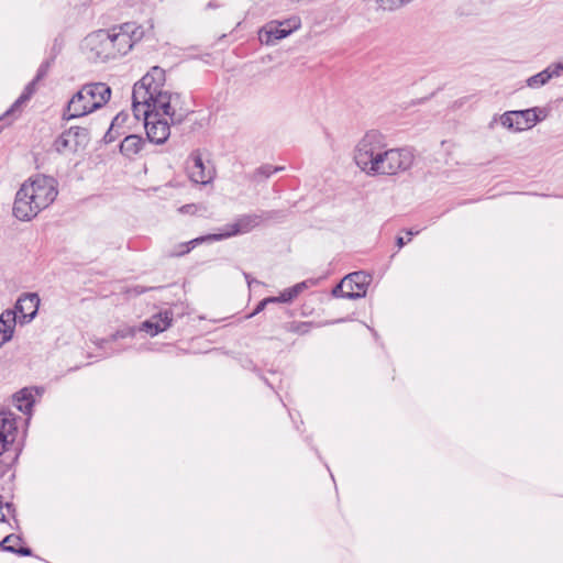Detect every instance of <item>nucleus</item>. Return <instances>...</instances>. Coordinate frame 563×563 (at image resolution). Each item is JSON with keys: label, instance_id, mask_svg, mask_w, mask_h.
<instances>
[{"label": "nucleus", "instance_id": "nucleus-1", "mask_svg": "<svg viewBox=\"0 0 563 563\" xmlns=\"http://www.w3.org/2000/svg\"><path fill=\"white\" fill-rule=\"evenodd\" d=\"M178 96L165 89V71L153 67L133 88V111L141 115L175 118Z\"/></svg>", "mask_w": 563, "mask_h": 563}, {"label": "nucleus", "instance_id": "nucleus-2", "mask_svg": "<svg viewBox=\"0 0 563 563\" xmlns=\"http://www.w3.org/2000/svg\"><path fill=\"white\" fill-rule=\"evenodd\" d=\"M354 159L368 175H395L411 166L413 155L404 148L385 150L379 136L373 133L358 143Z\"/></svg>", "mask_w": 563, "mask_h": 563}, {"label": "nucleus", "instance_id": "nucleus-3", "mask_svg": "<svg viewBox=\"0 0 563 563\" xmlns=\"http://www.w3.org/2000/svg\"><path fill=\"white\" fill-rule=\"evenodd\" d=\"M143 36L141 25L126 22L89 34L84 41V49L89 58L106 62L128 54Z\"/></svg>", "mask_w": 563, "mask_h": 563}, {"label": "nucleus", "instance_id": "nucleus-4", "mask_svg": "<svg viewBox=\"0 0 563 563\" xmlns=\"http://www.w3.org/2000/svg\"><path fill=\"white\" fill-rule=\"evenodd\" d=\"M54 178L35 175L26 179L16 191L13 214L21 221H30L49 207L57 197Z\"/></svg>", "mask_w": 563, "mask_h": 563}, {"label": "nucleus", "instance_id": "nucleus-5", "mask_svg": "<svg viewBox=\"0 0 563 563\" xmlns=\"http://www.w3.org/2000/svg\"><path fill=\"white\" fill-rule=\"evenodd\" d=\"M110 95V88L103 82L85 85L68 102V113L71 118L91 113L102 107Z\"/></svg>", "mask_w": 563, "mask_h": 563}, {"label": "nucleus", "instance_id": "nucleus-6", "mask_svg": "<svg viewBox=\"0 0 563 563\" xmlns=\"http://www.w3.org/2000/svg\"><path fill=\"white\" fill-rule=\"evenodd\" d=\"M258 224V219L256 217L245 216L238 219L234 223L227 227L223 232L219 234L208 235L203 238H197L186 243L178 244L172 252L173 256H181L190 252L192 247L197 244L207 241V240H221L225 238H230L236 234H243L251 231Z\"/></svg>", "mask_w": 563, "mask_h": 563}, {"label": "nucleus", "instance_id": "nucleus-7", "mask_svg": "<svg viewBox=\"0 0 563 563\" xmlns=\"http://www.w3.org/2000/svg\"><path fill=\"white\" fill-rule=\"evenodd\" d=\"M186 173L195 184L207 185L216 176V169L200 151H194L186 161Z\"/></svg>", "mask_w": 563, "mask_h": 563}, {"label": "nucleus", "instance_id": "nucleus-8", "mask_svg": "<svg viewBox=\"0 0 563 563\" xmlns=\"http://www.w3.org/2000/svg\"><path fill=\"white\" fill-rule=\"evenodd\" d=\"M300 19L292 16L285 21H272L265 24L258 32L261 43L269 45L278 40L288 36L291 32L300 27Z\"/></svg>", "mask_w": 563, "mask_h": 563}, {"label": "nucleus", "instance_id": "nucleus-9", "mask_svg": "<svg viewBox=\"0 0 563 563\" xmlns=\"http://www.w3.org/2000/svg\"><path fill=\"white\" fill-rule=\"evenodd\" d=\"M371 276L364 272H355L345 276L333 290L335 296L343 298H358L366 294Z\"/></svg>", "mask_w": 563, "mask_h": 563}, {"label": "nucleus", "instance_id": "nucleus-10", "mask_svg": "<svg viewBox=\"0 0 563 563\" xmlns=\"http://www.w3.org/2000/svg\"><path fill=\"white\" fill-rule=\"evenodd\" d=\"M88 142V133L81 128H70L55 141L54 148L60 154H73L82 150Z\"/></svg>", "mask_w": 563, "mask_h": 563}, {"label": "nucleus", "instance_id": "nucleus-11", "mask_svg": "<svg viewBox=\"0 0 563 563\" xmlns=\"http://www.w3.org/2000/svg\"><path fill=\"white\" fill-rule=\"evenodd\" d=\"M540 120L537 109L508 111L501 117V124L509 130L521 132L533 128Z\"/></svg>", "mask_w": 563, "mask_h": 563}, {"label": "nucleus", "instance_id": "nucleus-12", "mask_svg": "<svg viewBox=\"0 0 563 563\" xmlns=\"http://www.w3.org/2000/svg\"><path fill=\"white\" fill-rule=\"evenodd\" d=\"M144 117V124L147 139L156 144H163L170 134V124L175 122V118L169 117Z\"/></svg>", "mask_w": 563, "mask_h": 563}, {"label": "nucleus", "instance_id": "nucleus-13", "mask_svg": "<svg viewBox=\"0 0 563 563\" xmlns=\"http://www.w3.org/2000/svg\"><path fill=\"white\" fill-rule=\"evenodd\" d=\"M18 433L16 419L11 412H0V456L13 444Z\"/></svg>", "mask_w": 563, "mask_h": 563}, {"label": "nucleus", "instance_id": "nucleus-14", "mask_svg": "<svg viewBox=\"0 0 563 563\" xmlns=\"http://www.w3.org/2000/svg\"><path fill=\"white\" fill-rule=\"evenodd\" d=\"M40 298L36 294H26L19 298L15 305L16 321L21 323L31 321L38 309Z\"/></svg>", "mask_w": 563, "mask_h": 563}, {"label": "nucleus", "instance_id": "nucleus-15", "mask_svg": "<svg viewBox=\"0 0 563 563\" xmlns=\"http://www.w3.org/2000/svg\"><path fill=\"white\" fill-rule=\"evenodd\" d=\"M170 322L172 314L164 311L143 322L142 330L154 336L169 328Z\"/></svg>", "mask_w": 563, "mask_h": 563}, {"label": "nucleus", "instance_id": "nucleus-16", "mask_svg": "<svg viewBox=\"0 0 563 563\" xmlns=\"http://www.w3.org/2000/svg\"><path fill=\"white\" fill-rule=\"evenodd\" d=\"M16 324V313L14 310H4L0 314V347L12 339Z\"/></svg>", "mask_w": 563, "mask_h": 563}, {"label": "nucleus", "instance_id": "nucleus-17", "mask_svg": "<svg viewBox=\"0 0 563 563\" xmlns=\"http://www.w3.org/2000/svg\"><path fill=\"white\" fill-rule=\"evenodd\" d=\"M305 287H306L305 283H300V284L295 285L291 288L284 290L278 297H268V298L263 299L258 303L254 313L261 312L268 302H289V301H291L294 298H296L302 291V289Z\"/></svg>", "mask_w": 563, "mask_h": 563}, {"label": "nucleus", "instance_id": "nucleus-18", "mask_svg": "<svg viewBox=\"0 0 563 563\" xmlns=\"http://www.w3.org/2000/svg\"><path fill=\"white\" fill-rule=\"evenodd\" d=\"M143 144L144 142L141 136L135 134L126 135L121 142L120 151L124 156L132 158L141 152Z\"/></svg>", "mask_w": 563, "mask_h": 563}, {"label": "nucleus", "instance_id": "nucleus-19", "mask_svg": "<svg viewBox=\"0 0 563 563\" xmlns=\"http://www.w3.org/2000/svg\"><path fill=\"white\" fill-rule=\"evenodd\" d=\"M563 73V65L556 64L553 66L548 67L543 71L537 74L536 76H532L528 79V85L530 87H539L544 85L548 80H550L554 76H560Z\"/></svg>", "mask_w": 563, "mask_h": 563}, {"label": "nucleus", "instance_id": "nucleus-20", "mask_svg": "<svg viewBox=\"0 0 563 563\" xmlns=\"http://www.w3.org/2000/svg\"><path fill=\"white\" fill-rule=\"evenodd\" d=\"M13 400L15 407L20 411L30 415L34 405V390L30 388H23L13 396Z\"/></svg>", "mask_w": 563, "mask_h": 563}, {"label": "nucleus", "instance_id": "nucleus-21", "mask_svg": "<svg viewBox=\"0 0 563 563\" xmlns=\"http://www.w3.org/2000/svg\"><path fill=\"white\" fill-rule=\"evenodd\" d=\"M21 544H22L21 538L19 536H15V534L7 536L1 541V548L4 551L18 553V554H21V555H30L31 551L29 549H26V548H23Z\"/></svg>", "mask_w": 563, "mask_h": 563}, {"label": "nucleus", "instance_id": "nucleus-22", "mask_svg": "<svg viewBox=\"0 0 563 563\" xmlns=\"http://www.w3.org/2000/svg\"><path fill=\"white\" fill-rule=\"evenodd\" d=\"M129 120H130V115L124 112H120L114 117V119L112 120L111 126L108 131V134H107L110 137V140H112V137H114V136H119V135H122L125 133V131L123 130V126L125 125V123Z\"/></svg>", "mask_w": 563, "mask_h": 563}, {"label": "nucleus", "instance_id": "nucleus-23", "mask_svg": "<svg viewBox=\"0 0 563 563\" xmlns=\"http://www.w3.org/2000/svg\"><path fill=\"white\" fill-rule=\"evenodd\" d=\"M10 512L11 506L9 504L3 503L2 497L0 496V521H5Z\"/></svg>", "mask_w": 563, "mask_h": 563}, {"label": "nucleus", "instance_id": "nucleus-24", "mask_svg": "<svg viewBox=\"0 0 563 563\" xmlns=\"http://www.w3.org/2000/svg\"><path fill=\"white\" fill-rule=\"evenodd\" d=\"M412 232H407V238L399 236L397 240L398 246L402 247L407 242L411 240Z\"/></svg>", "mask_w": 563, "mask_h": 563}, {"label": "nucleus", "instance_id": "nucleus-25", "mask_svg": "<svg viewBox=\"0 0 563 563\" xmlns=\"http://www.w3.org/2000/svg\"><path fill=\"white\" fill-rule=\"evenodd\" d=\"M412 232H407V238L399 236L397 240L398 246L402 247L407 242L411 240Z\"/></svg>", "mask_w": 563, "mask_h": 563}, {"label": "nucleus", "instance_id": "nucleus-26", "mask_svg": "<svg viewBox=\"0 0 563 563\" xmlns=\"http://www.w3.org/2000/svg\"><path fill=\"white\" fill-rule=\"evenodd\" d=\"M195 210H196V206L195 205H187V206L181 207L179 209L180 212H185V211L186 212H191V211L194 212Z\"/></svg>", "mask_w": 563, "mask_h": 563}]
</instances>
